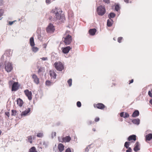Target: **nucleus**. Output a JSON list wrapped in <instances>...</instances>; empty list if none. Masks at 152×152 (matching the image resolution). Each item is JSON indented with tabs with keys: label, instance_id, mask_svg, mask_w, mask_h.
Instances as JSON below:
<instances>
[{
	"label": "nucleus",
	"instance_id": "63",
	"mask_svg": "<svg viewBox=\"0 0 152 152\" xmlns=\"http://www.w3.org/2000/svg\"><path fill=\"white\" fill-rule=\"evenodd\" d=\"M1 131L0 130V135L1 134Z\"/></svg>",
	"mask_w": 152,
	"mask_h": 152
},
{
	"label": "nucleus",
	"instance_id": "6",
	"mask_svg": "<svg viewBox=\"0 0 152 152\" xmlns=\"http://www.w3.org/2000/svg\"><path fill=\"white\" fill-rule=\"evenodd\" d=\"M54 66L57 70L61 71L64 69V66L61 62H56Z\"/></svg>",
	"mask_w": 152,
	"mask_h": 152
},
{
	"label": "nucleus",
	"instance_id": "2",
	"mask_svg": "<svg viewBox=\"0 0 152 152\" xmlns=\"http://www.w3.org/2000/svg\"><path fill=\"white\" fill-rule=\"evenodd\" d=\"M68 31H66V33L64 34V37L63 38V40L66 45H69L72 40V36L69 34H66Z\"/></svg>",
	"mask_w": 152,
	"mask_h": 152
},
{
	"label": "nucleus",
	"instance_id": "19",
	"mask_svg": "<svg viewBox=\"0 0 152 152\" xmlns=\"http://www.w3.org/2000/svg\"><path fill=\"white\" fill-rule=\"evenodd\" d=\"M50 76L52 77H53L54 79L56 78V74L53 71L51 70L50 72Z\"/></svg>",
	"mask_w": 152,
	"mask_h": 152
},
{
	"label": "nucleus",
	"instance_id": "44",
	"mask_svg": "<svg viewBox=\"0 0 152 152\" xmlns=\"http://www.w3.org/2000/svg\"><path fill=\"white\" fill-rule=\"evenodd\" d=\"M123 38L121 37H120L118 38V42L119 43H121V40H122Z\"/></svg>",
	"mask_w": 152,
	"mask_h": 152
},
{
	"label": "nucleus",
	"instance_id": "54",
	"mask_svg": "<svg viewBox=\"0 0 152 152\" xmlns=\"http://www.w3.org/2000/svg\"><path fill=\"white\" fill-rule=\"evenodd\" d=\"M3 4V1L2 0H0V6L2 5Z\"/></svg>",
	"mask_w": 152,
	"mask_h": 152
},
{
	"label": "nucleus",
	"instance_id": "34",
	"mask_svg": "<svg viewBox=\"0 0 152 152\" xmlns=\"http://www.w3.org/2000/svg\"><path fill=\"white\" fill-rule=\"evenodd\" d=\"M130 143V142H125L124 144V146L126 148H129V143Z\"/></svg>",
	"mask_w": 152,
	"mask_h": 152
},
{
	"label": "nucleus",
	"instance_id": "7",
	"mask_svg": "<svg viewBox=\"0 0 152 152\" xmlns=\"http://www.w3.org/2000/svg\"><path fill=\"white\" fill-rule=\"evenodd\" d=\"M25 94L26 96L28 97V99L30 100L32 99V93L31 91H29L28 90L26 89L24 91Z\"/></svg>",
	"mask_w": 152,
	"mask_h": 152
},
{
	"label": "nucleus",
	"instance_id": "55",
	"mask_svg": "<svg viewBox=\"0 0 152 152\" xmlns=\"http://www.w3.org/2000/svg\"><path fill=\"white\" fill-rule=\"evenodd\" d=\"M14 21H10L9 22V24L10 25H12Z\"/></svg>",
	"mask_w": 152,
	"mask_h": 152
},
{
	"label": "nucleus",
	"instance_id": "3",
	"mask_svg": "<svg viewBox=\"0 0 152 152\" xmlns=\"http://www.w3.org/2000/svg\"><path fill=\"white\" fill-rule=\"evenodd\" d=\"M105 9L104 7L102 5H100L96 9L97 14L100 16L103 15L105 12Z\"/></svg>",
	"mask_w": 152,
	"mask_h": 152
},
{
	"label": "nucleus",
	"instance_id": "10",
	"mask_svg": "<svg viewBox=\"0 0 152 152\" xmlns=\"http://www.w3.org/2000/svg\"><path fill=\"white\" fill-rule=\"evenodd\" d=\"M18 89V83L17 82H14L12 85V91H15Z\"/></svg>",
	"mask_w": 152,
	"mask_h": 152
},
{
	"label": "nucleus",
	"instance_id": "11",
	"mask_svg": "<svg viewBox=\"0 0 152 152\" xmlns=\"http://www.w3.org/2000/svg\"><path fill=\"white\" fill-rule=\"evenodd\" d=\"M30 109L29 108H28L24 111H23L21 113V115L22 116H25L28 115V114L30 112Z\"/></svg>",
	"mask_w": 152,
	"mask_h": 152
},
{
	"label": "nucleus",
	"instance_id": "57",
	"mask_svg": "<svg viewBox=\"0 0 152 152\" xmlns=\"http://www.w3.org/2000/svg\"><path fill=\"white\" fill-rule=\"evenodd\" d=\"M92 121H89L88 123V124H92Z\"/></svg>",
	"mask_w": 152,
	"mask_h": 152
},
{
	"label": "nucleus",
	"instance_id": "28",
	"mask_svg": "<svg viewBox=\"0 0 152 152\" xmlns=\"http://www.w3.org/2000/svg\"><path fill=\"white\" fill-rule=\"evenodd\" d=\"M115 14L113 12L110 13L108 15V17L110 19L111 18H113L115 17Z\"/></svg>",
	"mask_w": 152,
	"mask_h": 152
},
{
	"label": "nucleus",
	"instance_id": "42",
	"mask_svg": "<svg viewBox=\"0 0 152 152\" xmlns=\"http://www.w3.org/2000/svg\"><path fill=\"white\" fill-rule=\"evenodd\" d=\"M128 149L126 151V152H132V150L130 147L128 148Z\"/></svg>",
	"mask_w": 152,
	"mask_h": 152
},
{
	"label": "nucleus",
	"instance_id": "56",
	"mask_svg": "<svg viewBox=\"0 0 152 152\" xmlns=\"http://www.w3.org/2000/svg\"><path fill=\"white\" fill-rule=\"evenodd\" d=\"M124 1L126 3H129V0H124Z\"/></svg>",
	"mask_w": 152,
	"mask_h": 152
},
{
	"label": "nucleus",
	"instance_id": "49",
	"mask_svg": "<svg viewBox=\"0 0 152 152\" xmlns=\"http://www.w3.org/2000/svg\"><path fill=\"white\" fill-rule=\"evenodd\" d=\"M99 120V118L98 117H96L95 119V121L96 122L98 121Z\"/></svg>",
	"mask_w": 152,
	"mask_h": 152
},
{
	"label": "nucleus",
	"instance_id": "27",
	"mask_svg": "<svg viewBox=\"0 0 152 152\" xmlns=\"http://www.w3.org/2000/svg\"><path fill=\"white\" fill-rule=\"evenodd\" d=\"M17 104L20 107H21L23 104V102L20 99H18L17 100Z\"/></svg>",
	"mask_w": 152,
	"mask_h": 152
},
{
	"label": "nucleus",
	"instance_id": "48",
	"mask_svg": "<svg viewBox=\"0 0 152 152\" xmlns=\"http://www.w3.org/2000/svg\"><path fill=\"white\" fill-rule=\"evenodd\" d=\"M65 152H71V149L69 148H68L66 150Z\"/></svg>",
	"mask_w": 152,
	"mask_h": 152
},
{
	"label": "nucleus",
	"instance_id": "47",
	"mask_svg": "<svg viewBox=\"0 0 152 152\" xmlns=\"http://www.w3.org/2000/svg\"><path fill=\"white\" fill-rule=\"evenodd\" d=\"M148 94L150 97H152V93L150 91H148Z\"/></svg>",
	"mask_w": 152,
	"mask_h": 152
},
{
	"label": "nucleus",
	"instance_id": "1",
	"mask_svg": "<svg viewBox=\"0 0 152 152\" xmlns=\"http://www.w3.org/2000/svg\"><path fill=\"white\" fill-rule=\"evenodd\" d=\"M62 12L61 10L58 7H56L53 9L51 11V13L55 15L53 20L56 21L60 20L61 21H63L64 19V15L61 14Z\"/></svg>",
	"mask_w": 152,
	"mask_h": 152
},
{
	"label": "nucleus",
	"instance_id": "39",
	"mask_svg": "<svg viewBox=\"0 0 152 152\" xmlns=\"http://www.w3.org/2000/svg\"><path fill=\"white\" fill-rule=\"evenodd\" d=\"M77 105L79 107H80L81 106V104L80 102L78 101L77 103Z\"/></svg>",
	"mask_w": 152,
	"mask_h": 152
},
{
	"label": "nucleus",
	"instance_id": "40",
	"mask_svg": "<svg viewBox=\"0 0 152 152\" xmlns=\"http://www.w3.org/2000/svg\"><path fill=\"white\" fill-rule=\"evenodd\" d=\"M56 135V133L55 132H52L51 134V137L52 138H53L54 137H55Z\"/></svg>",
	"mask_w": 152,
	"mask_h": 152
},
{
	"label": "nucleus",
	"instance_id": "13",
	"mask_svg": "<svg viewBox=\"0 0 152 152\" xmlns=\"http://www.w3.org/2000/svg\"><path fill=\"white\" fill-rule=\"evenodd\" d=\"M133 149L136 152L140 150V144L138 142H137L135 143Z\"/></svg>",
	"mask_w": 152,
	"mask_h": 152
},
{
	"label": "nucleus",
	"instance_id": "22",
	"mask_svg": "<svg viewBox=\"0 0 152 152\" xmlns=\"http://www.w3.org/2000/svg\"><path fill=\"white\" fill-rule=\"evenodd\" d=\"M71 140V138L69 136H66L64 137H63V140L64 142H68L70 141Z\"/></svg>",
	"mask_w": 152,
	"mask_h": 152
},
{
	"label": "nucleus",
	"instance_id": "51",
	"mask_svg": "<svg viewBox=\"0 0 152 152\" xmlns=\"http://www.w3.org/2000/svg\"><path fill=\"white\" fill-rule=\"evenodd\" d=\"M6 115L8 116V117H9L10 116V114L9 112H6L5 113Z\"/></svg>",
	"mask_w": 152,
	"mask_h": 152
},
{
	"label": "nucleus",
	"instance_id": "18",
	"mask_svg": "<svg viewBox=\"0 0 152 152\" xmlns=\"http://www.w3.org/2000/svg\"><path fill=\"white\" fill-rule=\"evenodd\" d=\"M140 120L139 118L134 119L132 121V122L134 124L138 125L140 123Z\"/></svg>",
	"mask_w": 152,
	"mask_h": 152
},
{
	"label": "nucleus",
	"instance_id": "38",
	"mask_svg": "<svg viewBox=\"0 0 152 152\" xmlns=\"http://www.w3.org/2000/svg\"><path fill=\"white\" fill-rule=\"evenodd\" d=\"M91 145H88L86 148L85 151L86 152H88L89 150V149L90 148Z\"/></svg>",
	"mask_w": 152,
	"mask_h": 152
},
{
	"label": "nucleus",
	"instance_id": "26",
	"mask_svg": "<svg viewBox=\"0 0 152 152\" xmlns=\"http://www.w3.org/2000/svg\"><path fill=\"white\" fill-rule=\"evenodd\" d=\"M146 138L147 140L150 141L152 139V134L149 133L146 136Z\"/></svg>",
	"mask_w": 152,
	"mask_h": 152
},
{
	"label": "nucleus",
	"instance_id": "5",
	"mask_svg": "<svg viewBox=\"0 0 152 152\" xmlns=\"http://www.w3.org/2000/svg\"><path fill=\"white\" fill-rule=\"evenodd\" d=\"M55 30V29L54 26L51 23H50L49 24L46 29L47 32L48 33H53Z\"/></svg>",
	"mask_w": 152,
	"mask_h": 152
},
{
	"label": "nucleus",
	"instance_id": "36",
	"mask_svg": "<svg viewBox=\"0 0 152 152\" xmlns=\"http://www.w3.org/2000/svg\"><path fill=\"white\" fill-rule=\"evenodd\" d=\"M44 70V69L42 67H40L38 70V72L39 73L43 72Z\"/></svg>",
	"mask_w": 152,
	"mask_h": 152
},
{
	"label": "nucleus",
	"instance_id": "33",
	"mask_svg": "<svg viewBox=\"0 0 152 152\" xmlns=\"http://www.w3.org/2000/svg\"><path fill=\"white\" fill-rule=\"evenodd\" d=\"M43 145L45 148L47 147L49 145V142L48 141H44L43 142Z\"/></svg>",
	"mask_w": 152,
	"mask_h": 152
},
{
	"label": "nucleus",
	"instance_id": "37",
	"mask_svg": "<svg viewBox=\"0 0 152 152\" xmlns=\"http://www.w3.org/2000/svg\"><path fill=\"white\" fill-rule=\"evenodd\" d=\"M12 115L15 116L16 115L17 113V111L16 110H12Z\"/></svg>",
	"mask_w": 152,
	"mask_h": 152
},
{
	"label": "nucleus",
	"instance_id": "29",
	"mask_svg": "<svg viewBox=\"0 0 152 152\" xmlns=\"http://www.w3.org/2000/svg\"><path fill=\"white\" fill-rule=\"evenodd\" d=\"M32 47V51L34 53H36L38 51L39 49L37 47H35L34 46Z\"/></svg>",
	"mask_w": 152,
	"mask_h": 152
},
{
	"label": "nucleus",
	"instance_id": "30",
	"mask_svg": "<svg viewBox=\"0 0 152 152\" xmlns=\"http://www.w3.org/2000/svg\"><path fill=\"white\" fill-rule=\"evenodd\" d=\"M37 136L39 137H42L43 136V134L42 132H40L37 134Z\"/></svg>",
	"mask_w": 152,
	"mask_h": 152
},
{
	"label": "nucleus",
	"instance_id": "53",
	"mask_svg": "<svg viewBox=\"0 0 152 152\" xmlns=\"http://www.w3.org/2000/svg\"><path fill=\"white\" fill-rule=\"evenodd\" d=\"M3 67V65L2 63H0V68H2Z\"/></svg>",
	"mask_w": 152,
	"mask_h": 152
},
{
	"label": "nucleus",
	"instance_id": "25",
	"mask_svg": "<svg viewBox=\"0 0 152 152\" xmlns=\"http://www.w3.org/2000/svg\"><path fill=\"white\" fill-rule=\"evenodd\" d=\"M113 20L112 19H108L107 20V25L108 27L111 26L113 24Z\"/></svg>",
	"mask_w": 152,
	"mask_h": 152
},
{
	"label": "nucleus",
	"instance_id": "31",
	"mask_svg": "<svg viewBox=\"0 0 152 152\" xmlns=\"http://www.w3.org/2000/svg\"><path fill=\"white\" fill-rule=\"evenodd\" d=\"M30 152H36V148L34 147H33L31 148L29 150Z\"/></svg>",
	"mask_w": 152,
	"mask_h": 152
},
{
	"label": "nucleus",
	"instance_id": "60",
	"mask_svg": "<svg viewBox=\"0 0 152 152\" xmlns=\"http://www.w3.org/2000/svg\"><path fill=\"white\" fill-rule=\"evenodd\" d=\"M92 130H93L94 131H96L95 129V128H93V129Z\"/></svg>",
	"mask_w": 152,
	"mask_h": 152
},
{
	"label": "nucleus",
	"instance_id": "14",
	"mask_svg": "<svg viewBox=\"0 0 152 152\" xmlns=\"http://www.w3.org/2000/svg\"><path fill=\"white\" fill-rule=\"evenodd\" d=\"M96 31V30L95 28L91 29L89 30L88 32L90 35L94 36L95 34Z\"/></svg>",
	"mask_w": 152,
	"mask_h": 152
},
{
	"label": "nucleus",
	"instance_id": "21",
	"mask_svg": "<svg viewBox=\"0 0 152 152\" xmlns=\"http://www.w3.org/2000/svg\"><path fill=\"white\" fill-rule=\"evenodd\" d=\"M128 140L129 141H130L132 140L135 141L136 140V136L134 134L130 135L128 137Z\"/></svg>",
	"mask_w": 152,
	"mask_h": 152
},
{
	"label": "nucleus",
	"instance_id": "12",
	"mask_svg": "<svg viewBox=\"0 0 152 152\" xmlns=\"http://www.w3.org/2000/svg\"><path fill=\"white\" fill-rule=\"evenodd\" d=\"M94 106L95 107H96L97 108L101 109H103L105 107L104 105L102 103H98L95 105L94 104Z\"/></svg>",
	"mask_w": 152,
	"mask_h": 152
},
{
	"label": "nucleus",
	"instance_id": "32",
	"mask_svg": "<svg viewBox=\"0 0 152 152\" xmlns=\"http://www.w3.org/2000/svg\"><path fill=\"white\" fill-rule=\"evenodd\" d=\"M72 79H69L67 81V83L69 87H70L72 85Z\"/></svg>",
	"mask_w": 152,
	"mask_h": 152
},
{
	"label": "nucleus",
	"instance_id": "43",
	"mask_svg": "<svg viewBox=\"0 0 152 152\" xmlns=\"http://www.w3.org/2000/svg\"><path fill=\"white\" fill-rule=\"evenodd\" d=\"M58 140L59 141V142H64V141H63V137L62 138L60 137H58Z\"/></svg>",
	"mask_w": 152,
	"mask_h": 152
},
{
	"label": "nucleus",
	"instance_id": "64",
	"mask_svg": "<svg viewBox=\"0 0 152 152\" xmlns=\"http://www.w3.org/2000/svg\"><path fill=\"white\" fill-rule=\"evenodd\" d=\"M113 39L115 40V39H114V38H113Z\"/></svg>",
	"mask_w": 152,
	"mask_h": 152
},
{
	"label": "nucleus",
	"instance_id": "50",
	"mask_svg": "<svg viewBox=\"0 0 152 152\" xmlns=\"http://www.w3.org/2000/svg\"><path fill=\"white\" fill-rule=\"evenodd\" d=\"M46 3L47 4H50L51 3V0H46Z\"/></svg>",
	"mask_w": 152,
	"mask_h": 152
},
{
	"label": "nucleus",
	"instance_id": "45",
	"mask_svg": "<svg viewBox=\"0 0 152 152\" xmlns=\"http://www.w3.org/2000/svg\"><path fill=\"white\" fill-rule=\"evenodd\" d=\"M43 61H46L48 60L47 57H42L40 58Z\"/></svg>",
	"mask_w": 152,
	"mask_h": 152
},
{
	"label": "nucleus",
	"instance_id": "9",
	"mask_svg": "<svg viewBox=\"0 0 152 152\" xmlns=\"http://www.w3.org/2000/svg\"><path fill=\"white\" fill-rule=\"evenodd\" d=\"M32 78L35 84L38 85L39 83V78L35 74H33L32 75Z\"/></svg>",
	"mask_w": 152,
	"mask_h": 152
},
{
	"label": "nucleus",
	"instance_id": "61",
	"mask_svg": "<svg viewBox=\"0 0 152 152\" xmlns=\"http://www.w3.org/2000/svg\"><path fill=\"white\" fill-rule=\"evenodd\" d=\"M55 152H60L59 151H58L57 150V151H55Z\"/></svg>",
	"mask_w": 152,
	"mask_h": 152
},
{
	"label": "nucleus",
	"instance_id": "35",
	"mask_svg": "<svg viewBox=\"0 0 152 152\" xmlns=\"http://www.w3.org/2000/svg\"><path fill=\"white\" fill-rule=\"evenodd\" d=\"M120 9V7L118 4H117L115 5V10L118 12Z\"/></svg>",
	"mask_w": 152,
	"mask_h": 152
},
{
	"label": "nucleus",
	"instance_id": "16",
	"mask_svg": "<svg viewBox=\"0 0 152 152\" xmlns=\"http://www.w3.org/2000/svg\"><path fill=\"white\" fill-rule=\"evenodd\" d=\"M64 145L62 143H60L58 145V148L60 152H62L64 149Z\"/></svg>",
	"mask_w": 152,
	"mask_h": 152
},
{
	"label": "nucleus",
	"instance_id": "62",
	"mask_svg": "<svg viewBox=\"0 0 152 152\" xmlns=\"http://www.w3.org/2000/svg\"><path fill=\"white\" fill-rule=\"evenodd\" d=\"M52 17H50V20H51V19H52Z\"/></svg>",
	"mask_w": 152,
	"mask_h": 152
},
{
	"label": "nucleus",
	"instance_id": "24",
	"mask_svg": "<svg viewBox=\"0 0 152 152\" xmlns=\"http://www.w3.org/2000/svg\"><path fill=\"white\" fill-rule=\"evenodd\" d=\"M30 43L31 46V47L34 46L35 44L34 41V37H31L30 39Z\"/></svg>",
	"mask_w": 152,
	"mask_h": 152
},
{
	"label": "nucleus",
	"instance_id": "4",
	"mask_svg": "<svg viewBox=\"0 0 152 152\" xmlns=\"http://www.w3.org/2000/svg\"><path fill=\"white\" fill-rule=\"evenodd\" d=\"M13 69V67L11 63L6 62L5 63V69L7 72H10Z\"/></svg>",
	"mask_w": 152,
	"mask_h": 152
},
{
	"label": "nucleus",
	"instance_id": "58",
	"mask_svg": "<svg viewBox=\"0 0 152 152\" xmlns=\"http://www.w3.org/2000/svg\"><path fill=\"white\" fill-rule=\"evenodd\" d=\"M133 82V79H132V80H131V81H130V82L129 84L132 83Z\"/></svg>",
	"mask_w": 152,
	"mask_h": 152
},
{
	"label": "nucleus",
	"instance_id": "17",
	"mask_svg": "<svg viewBox=\"0 0 152 152\" xmlns=\"http://www.w3.org/2000/svg\"><path fill=\"white\" fill-rule=\"evenodd\" d=\"M35 138V136H30L27 137L28 141L30 142V143H32L33 140Z\"/></svg>",
	"mask_w": 152,
	"mask_h": 152
},
{
	"label": "nucleus",
	"instance_id": "8",
	"mask_svg": "<svg viewBox=\"0 0 152 152\" xmlns=\"http://www.w3.org/2000/svg\"><path fill=\"white\" fill-rule=\"evenodd\" d=\"M71 49V48L69 46H68L62 48L61 50L63 53L65 54L67 53H69V51Z\"/></svg>",
	"mask_w": 152,
	"mask_h": 152
},
{
	"label": "nucleus",
	"instance_id": "41",
	"mask_svg": "<svg viewBox=\"0 0 152 152\" xmlns=\"http://www.w3.org/2000/svg\"><path fill=\"white\" fill-rule=\"evenodd\" d=\"M51 82L49 80H47L46 82V85L49 86L50 85Z\"/></svg>",
	"mask_w": 152,
	"mask_h": 152
},
{
	"label": "nucleus",
	"instance_id": "52",
	"mask_svg": "<svg viewBox=\"0 0 152 152\" xmlns=\"http://www.w3.org/2000/svg\"><path fill=\"white\" fill-rule=\"evenodd\" d=\"M104 1L107 3H110L109 0H103Z\"/></svg>",
	"mask_w": 152,
	"mask_h": 152
},
{
	"label": "nucleus",
	"instance_id": "23",
	"mask_svg": "<svg viewBox=\"0 0 152 152\" xmlns=\"http://www.w3.org/2000/svg\"><path fill=\"white\" fill-rule=\"evenodd\" d=\"M6 54L7 56L10 57L12 56V51L11 50H8L6 52Z\"/></svg>",
	"mask_w": 152,
	"mask_h": 152
},
{
	"label": "nucleus",
	"instance_id": "20",
	"mask_svg": "<svg viewBox=\"0 0 152 152\" xmlns=\"http://www.w3.org/2000/svg\"><path fill=\"white\" fill-rule=\"evenodd\" d=\"M139 112L138 110H136L133 113L132 116L133 117H135L139 116Z\"/></svg>",
	"mask_w": 152,
	"mask_h": 152
},
{
	"label": "nucleus",
	"instance_id": "46",
	"mask_svg": "<svg viewBox=\"0 0 152 152\" xmlns=\"http://www.w3.org/2000/svg\"><path fill=\"white\" fill-rule=\"evenodd\" d=\"M3 11L2 10H0V17L3 15Z\"/></svg>",
	"mask_w": 152,
	"mask_h": 152
},
{
	"label": "nucleus",
	"instance_id": "15",
	"mask_svg": "<svg viewBox=\"0 0 152 152\" xmlns=\"http://www.w3.org/2000/svg\"><path fill=\"white\" fill-rule=\"evenodd\" d=\"M120 116L121 117H122L124 118H126L129 117V115L127 113H125L124 114V112H122L120 113Z\"/></svg>",
	"mask_w": 152,
	"mask_h": 152
},
{
	"label": "nucleus",
	"instance_id": "59",
	"mask_svg": "<svg viewBox=\"0 0 152 152\" xmlns=\"http://www.w3.org/2000/svg\"><path fill=\"white\" fill-rule=\"evenodd\" d=\"M149 102L150 104H152V99H151L149 101Z\"/></svg>",
	"mask_w": 152,
	"mask_h": 152
}]
</instances>
